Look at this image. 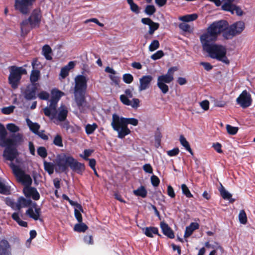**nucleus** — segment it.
Instances as JSON below:
<instances>
[{
	"mask_svg": "<svg viewBox=\"0 0 255 255\" xmlns=\"http://www.w3.org/2000/svg\"><path fill=\"white\" fill-rule=\"evenodd\" d=\"M156 8L153 5H147L144 10V12L148 15H152L156 12Z\"/></svg>",
	"mask_w": 255,
	"mask_h": 255,
	"instance_id": "nucleus-39",
	"label": "nucleus"
},
{
	"mask_svg": "<svg viewBox=\"0 0 255 255\" xmlns=\"http://www.w3.org/2000/svg\"><path fill=\"white\" fill-rule=\"evenodd\" d=\"M27 123L30 130L35 134L38 133L40 125L37 123H32L29 120H28Z\"/></svg>",
	"mask_w": 255,
	"mask_h": 255,
	"instance_id": "nucleus-36",
	"label": "nucleus"
},
{
	"mask_svg": "<svg viewBox=\"0 0 255 255\" xmlns=\"http://www.w3.org/2000/svg\"><path fill=\"white\" fill-rule=\"evenodd\" d=\"M141 22L143 24L149 26L148 33L150 35H152L154 31L157 30L159 27V24L158 23L154 22L151 19L148 17L141 18Z\"/></svg>",
	"mask_w": 255,
	"mask_h": 255,
	"instance_id": "nucleus-16",
	"label": "nucleus"
},
{
	"mask_svg": "<svg viewBox=\"0 0 255 255\" xmlns=\"http://www.w3.org/2000/svg\"><path fill=\"white\" fill-rule=\"evenodd\" d=\"M227 25V23L225 20L215 21L210 25L207 32L202 34L200 38L203 49L209 54L211 58L229 64L230 60L226 56V47L222 45L210 43L217 40L218 36L226 29Z\"/></svg>",
	"mask_w": 255,
	"mask_h": 255,
	"instance_id": "nucleus-1",
	"label": "nucleus"
},
{
	"mask_svg": "<svg viewBox=\"0 0 255 255\" xmlns=\"http://www.w3.org/2000/svg\"><path fill=\"white\" fill-rule=\"evenodd\" d=\"M198 18V15L196 13L187 14L179 17V19L183 22H190L196 20Z\"/></svg>",
	"mask_w": 255,
	"mask_h": 255,
	"instance_id": "nucleus-32",
	"label": "nucleus"
},
{
	"mask_svg": "<svg viewBox=\"0 0 255 255\" xmlns=\"http://www.w3.org/2000/svg\"><path fill=\"white\" fill-rule=\"evenodd\" d=\"M51 98L59 100L60 98L64 95V93L57 89H53L51 91Z\"/></svg>",
	"mask_w": 255,
	"mask_h": 255,
	"instance_id": "nucleus-41",
	"label": "nucleus"
},
{
	"mask_svg": "<svg viewBox=\"0 0 255 255\" xmlns=\"http://www.w3.org/2000/svg\"><path fill=\"white\" fill-rule=\"evenodd\" d=\"M153 80V77L151 75H145L142 76L139 79V86L138 90L142 91L148 89Z\"/></svg>",
	"mask_w": 255,
	"mask_h": 255,
	"instance_id": "nucleus-17",
	"label": "nucleus"
},
{
	"mask_svg": "<svg viewBox=\"0 0 255 255\" xmlns=\"http://www.w3.org/2000/svg\"><path fill=\"white\" fill-rule=\"evenodd\" d=\"M42 18V13L39 9H34L27 19L20 23V29L22 33H28L31 29L39 27Z\"/></svg>",
	"mask_w": 255,
	"mask_h": 255,
	"instance_id": "nucleus-5",
	"label": "nucleus"
},
{
	"mask_svg": "<svg viewBox=\"0 0 255 255\" xmlns=\"http://www.w3.org/2000/svg\"><path fill=\"white\" fill-rule=\"evenodd\" d=\"M164 55L162 50H158L151 56V58L153 60H156L160 59Z\"/></svg>",
	"mask_w": 255,
	"mask_h": 255,
	"instance_id": "nucleus-50",
	"label": "nucleus"
},
{
	"mask_svg": "<svg viewBox=\"0 0 255 255\" xmlns=\"http://www.w3.org/2000/svg\"><path fill=\"white\" fill-rule=\"evenodd\" d=\"M0 193L3 195H9L10 193V187L6 186L0 179Z\"/></svg>",
	"mask_w": 255,
	"mask_h": 255,
	"instance_id": "nucleus-35",
	"label": "nucleus"
},
{
	"mask_svg": "<svg viewBox=\"0 0 255 255\" xmlns=\"http://www.w3.org/2000/svg\"><path fill=\"white\" fill-rule=\"evenodd\" d=\"M123 81L127 84H130L133 80V77L130 74H125L123 77Z\"/></svg>",
	"mask_w": 255,
	"mask_h": 255,
	"instance_id": "nucleus-51",
	"label": "nucleus"
},
{
	"mask_svg": "<svg viewBox=\"0 0 255 255\" xmlns=\"http://www.w3.org/2000/svg\"><path fill=\"white\" fill-rule=\"evenodd\" d=\"M98 128V126L96 123H93L92 125L87 124L85 127L86 133L89 135L92 134L96 129Z\"/></svg>",
	"mask_w": 255,
	"mask_h": 255,
	"instance_id": "nucleus-38",
	"label": "nucleus"
},
{
	"mask_svg": "<svg viewBox=\"0 0 255 255\" xmlns=\"http://www.w3.org/2000/svg\"><path fill=\"white\" fill-rule=\"evenodd\" d=\"M12 219L15 221L20 226L23 227H27V223L22 221L19 218V214L17 212H14L11 215Z\"/></svg>",
	"mask_w": 255,
	"mask_h": 255,
	"instance_id": "nucleus-31",
	"label": "nucleus"
},
{
	"mask_svg": "<svg viewBox=\"0 0 255 255\" xmlns=\"http://www.w3.org/2000/svg\"><path fill=\"white\" fill-rule=\"evenodd\" d=\"M138 123V120L135 118L120 117L117 114H114L112 116L111 126L115 131L118 132V137L123 139L131 132L128 125L130 124L136 126Z\"/></svg>",
	"mask_w": 255,
	"mask_h": 255,
	"instance_id": "nucleus-2",
	"label": "nucleus"
},
{
	"mask_svg": "<svg viewBox=\"0 0 255 255\" xmlns=\"http://www.w3.org/2000/svg\"><path fill=\"white\" fill-rule=\"evenodd\" d=\"M40 77V72L37 69H33L31 71L30 80L32 84H36V82L38 81Z\"/></svg>",
	"mask_w": 255,
	"mask_h": 255,
	"instance_id": "nucleus-29",
	"label": "nucleus"
},
{
	"mask_svg": "<svg viewBox=\"0 0 255 255\" xmlns=\"http://www.w3.org/2000/svg\"><path fill=\"white\" fill-rule=\"evenodd\" d=\"M69 70L66 67H63L61 68L60 75L63 78H66L69 74Z\"/></svg>",
	"mask_w": 255,
	"mask_h": 255,
	"instance_id": "nucleus-61",
	"label": "nucleus"
},
{
	"mask_svg": "<svg viewBox=\"0 0 255 255\" xmlns=\"http://www.w3.org/2000/svg\"><path fill=\"white\" fill-rule=\"evenodd\" d=\"M43 165L44 170L47 172L49 175H51L53 173L54 169V164L53 163L44 160Z\"/></svg>",
	"mask_w": 255,
	"mask_h": 255,
	"instance_id": "nucleus-34",
	"label": "nucleus"
},
{
	"mask_svg": "<svg viewBox=\"0 0 255 255\" xmlns=\"http://www.w3.org/2000/svg\"><path fill=\"white\" fill-rule=\"evenodd\" d=\"M6 128L8 131L13 133L12 134H15V133L18 132L20 129L18 126L12 123L7 124Z\"/></svg>",
	"mask_w": 255,
	"mask_h": 255,
	"instance_id": "nucleus-42",
	"label": "nucleus"
},
{
	"mask_svg": "<svg viewBox=\"0 0 255 255\" xmlns=\"http://www.w3.org/2000/svg\"><path fill=\"white\" fill-rule=\"evenodd\" d=\"M42 53L46 60H52V57L51 56V54L52 53V51L49 45L46 44L43 46Z\"/></svg>",
	"mask_w": 255,
	"mask_h": 255,
	"instance_id": "nucleus-28",
	"label": "nucleus"
},
{
	"mask_svg": "<svg viewBox=\"0 0 255 255\" xmlns=\"http://www.w3.org/2000/svg\"><path fill=\"white\" fill-rule=\"evenodd\" d=\"M84 242L88 245H93L94 240L92 235H87L84 237Z\"/></svg>",
	"mask_w": 255,
	"mask_h": 255,
	"instance_id": "nucleus-59",
	"label": "nucleus"
},
{
	"mask_svg": "<svg viewBox=\"0 0 255 255\" xmlns=\"http://www.w3.org/2000/svg\"><path fill=\"white\" fill-rule=\"evenodd\" d=\"M22 138L21 133L11 134L5 143H0V146L5 147L2 156L5 160L12 161L16 158L18 154L16 147L22 141Z\"/></svg>",
	"mask_w": 255,
	"mask_h": 255,
	"instance_id": "nucleus-3",
	"label": "nucleus"
},
{
	"mask_svg": "<svg viewBox=\"0 0 255 255\" xmlns=\"http://www.w3.org/2000/svg\"><path fill=\"white\" fill-rule=\"evenodd\" d=\"M133 193L136 196L145 198L147 196V191L144 186L141 185L137 189L134 190Z\"/></svg>",
	"mask_w": 255,
	"mask_h": 255,
	"instance_id": "nucleus-27",
	"label": "nucleus"
},
{
	"mask_svg": "<svg viewBox=\"0 0 255 255\" xmlns=\"http://www.w3.org/2000/svg\"><path fill=\"white\" fill-rule=\"evenodd\" d=\"M236 102L242 108H247L252 105L251 95L247 90H244L236 99Z\"/></svg>",
	"mask_w": 255,
	"mask_h": 255,
	"instance_id": "nucleus-12",
	"label": "nucleus"
},
{
	"mask_svg": "<svg viewBox=\"0 0 255 255\" xmlns=\"http://www.w3.org/2000/svg\"><path fill=\"white\" fill-rule=\"evenodd\" d=\"M239 220L242 224H246L247 222V217L245 211L244 210L240 211L239 215Z\"/></svg>",
	"mask_w": 255,
	"mask_h": 255,
	"instance_id": "nucleus-45",
	"label": "nucleus"
},
{
	"mask_svg": "<svg viewBox=\"0 0 255 255\" xmlns=\"http://www.w3.org/2000/svg\"><path fill=\"white\" fill-rule=\"evenodd\" d=\"M129 6L131 11L133 12L135 14H138L140 12V8L136 3L133 2L130 4Z\"/></svg>",
	"mask_w": 255,
	"mask_h": 255,
	"instance_id": "nucleus-54",
	"label": "nucleus"
},
{
	"mask_svg": "<svg viewBox=\"0 0 255 255\" xmlns=\"http://www.w3.org/2000/svg\"><path fill=\"white\" fill-rule=\"evenodd\" d=\"M34 187H29L25 188L24 190V193L26 197L31 196L34 189Z\"/></svg>",
	"mask_w": 255,
	"mask_h": 255,
	"instance_id": "nucleus-64",
	"label": "nucleus"
},
{
	"mask_svg": "<svg viewBox=\"0 0 255 255\" xmlns=\"http://www.w3.org/2000/svg\"><path fill=\"white\" fill-rule=\"evenodd\" d=\"M120 99L122 103L124 105L127 106L131 105V101L129 100L128 97L125 95H121L120 97Z\"/></svg>",
	"mask_w": 255,
	"mask_h": 255,
	"instance_id": "nucleus-53",
	"label": "nucleus"
},
{
	"mask_svg": "<svg viewBox=\"0 0 255 255\" xmlns=\"http://www.w3.org/2000/svg\"><path fill=\"white\" fill-rule=\"evenodd\" d=\"M178 70L177 66L169 68L166 74L159 76L157 78V86L164 94L169 91V87L166 84H169L174 80V73Z\"/></svg>",
	"mask_w": 255,
	"mask_h": 255,
	"instance_id": "nucleus-7",
	"label": "nucleus"
},
{
	"mask_svg": "<svg viewBox=\"0 0 255 255\" xmlns=\"http://www.w3.org/2000/svg\"><path fill=\"white\" fill-rule=\"evenodd\" d=\"M179 27L184 32H190L191 31L190 26L188 24L184 22L180 23L179 24Z\"/></svg>",
	"mask_w": 255,
	"mask_h": 255,
	"instance_id": "nucleus-52",
	"label": "nucleus"
},
{
	"mask_svg": "<svg viewBox=\"0 0 255 255\" xmlns=\"http://www.w3.org/2000/svg\"><path fill=\"white\" fill-rule=\"evenodd\" d=\"M180 142L181 145L185 147L186 150H187L192 155H193V152L190 147V145L188 141L183 135H181L180 136Z\"/></svg>",
	"mask_w": 255,
	"mask_h": 255,
	"instance_id": "nucleus-30",
	"label": "nucleus"
},
{
	"mask_svg": "<svg viewBox=\"0 0 255 255\" xmlns=\"http://www.w3.org/2000/svg\"><path fill=\"white\" fill-rule=\"evenodd\" d=\"M36 206L37 204L34 203L32 207L34 208V212L32 208H29L26 210V214L28 215L30 218L34 220H41L39 219V216L41 214V209L39 207H36Z\"/></svg>",
	"mask_w": 255,
	"mask_h": 255,
	"instance_id": "nucleus-19",
	"label": "nucleus"
},
{
	"mask_svg": "<svg viewBox=\"0 0 255 255\" xmlns=\"http://www.w3.org/2000/svg\"><path fill=\"white\" fill-rule=\"evenodd\" d=\"M85 93H75V101L76 104L83 103H86V101L85 97Z\"/></svg>",
	"mask_w": 255,
	"mask_h": 255,
	"instance_id": "nucleus-40",
	"label": "nucleus"
},
{
	"mask_svg": "<svg viewBox=\"0 0 255 255\" xmlns=\"http://www.w3.org/2000/svg\"><path fill=\"white\" fill-rule=\"evenodd\" d=\"M7 132V131L2 124L0 123V141L2 142L1 143L5 142L6 140L8 138H6Z\"/></svg>",
	"mask_w": 255,
	"mask_h": 255,
	"instance_id": "nucleus-33",
	"label": "nucleus"
},
{
	"mask_svg": "<svg viewBox=\"0 0 255 255\" xmlns=\"http://www.w3.org/2000/svg\"><path fill=\"white\" fill-rule=\"evenodd\" d=\"M178 70L177 66L169 68L166 74L159 76L157 78V86L164 94L169 91V87L166 84H169L174 80V73Z\"/></svg>",
	"mask_w": 255,
	"mask_h": 255,
	"instance_id": "nucleus-6",
	"label": "nucleus"
},
{
	"mask_svg": "<svg viewBox=\"0 0 255 255\" xmlns=\"http://www.w3.org/2000/svg\"><path fill=\"white\" fill-rule=\"evenodd\" d=\"M37 96H38L40 100H47L49 97V94L46 91H42L40 92Z\"/></svg>",
	"mask_w": 255,
	"mask_h": 255,
	"instance_id": "nucleus-55",
	"label": "nucleus"
},
{
	"mask_svg": "<svg viewBox=\"0 0 255 255\" xmlns=\"http://www.w3.org/2000/svg\"><path fill=\"white\" fill-rule=\"evenodd\" d=\"M36 0H15L14 8L23 14L29 13L30 8Z\"/></svg>",
	"mask_w": 255,
	"mask_h": 255,
	"instance_id": "nucleus-11",
	"label": "nucleus"
},
{
	"mask_svg": "<svg viewBox=\"0 0 255 255\" xmlns=\"http://www.w3.org/2000/svg\"><path fill=\"white\" fill-rule=\"evenodd\" d=\"M53 144L58 147H63V140L61 135L60 134H56L54 137Z\"/></svg>",
	"mask_w": 255,
	"mask_h": 255,
	"instance_id": "nucleus-43",
	"label": "nucleus"
},
{
	"mask_svg": "<svg viewBox=\"0 0 255 255\" xmlns=\"http://www.w3.org/2000/svg\"><path fill=\"white\" fill-rule=\"evenodd\" d=\"M88 226L82 222L79 223V224H76L74 226V230L75 231L80 233L85 232L88 229Z\"/></svg>",
	"mask_w": 255,
	"mask_h": 255,
	"instance_id": "nucleus-37",
	"label": "nucleus"
},
{
	"mask_svg": "<svg viewBox=\"0 0 255 255\" xmlns=\"http://www.w3.org/2000/svg\"><path fill=\"white\" fill-rule=\"evenodd\" d=\"M8 69L10 72L8 78V82L12 88L16 89L18 87L21 76L26 74L27 71L22 67H17L16 66H9Z\"/></svg>",
	"mask_w": 255,
	"mask_h": 255,
	"instance_id": "nucleus-9",
	"label": "nucleus"
},
{
	"mask_svg": "<svg viewBox=\"0 0 255 255\" xmlns=\"http://www.w3.org/2000/svg\"><path fill=\"white\" fill-rule=\"evenodd\" d=\"M38 155L43 158H45L47 156V152L45 147L40 146L37 150Z\"/></svg>",
	"mask_w": 255,
	"mask_h": 255,
	"instance_id": "nucleus-49",
	"label": "nucleus"
},
{
	"mask_svg": "<svg viewBox=\"0 0 255 255\" xmlns=\"http://www.w3.org/2000/svg\"><path fill=\"white\" fill-rule=\"evenodd\" d=\"M159 46L160 44L158 40L156 39L153 40L149 46V50L150 51H155L159 47Z\"/></svg>",
	"mask_w": 255,
	"mask_h": 255,
	"instance_id": "nucleus-46",
	"label": "nucleus"
},
{
	"mask_svg": "<svg viewBox=\"0 0 255 255\" xmlns=\"http://www.w3.org/2000/svg\"><path fill=\"white\" fill-rule=\"evenodd\" d=\"M56 165L61 172H66L70 167L73 171L82 175L85 170V165L76 160L73 156L66 154L59 155L56 160Z\"/></svg>",
	"mask_w": 255,
	"mask_h": 255,
	"instance_id": "nucleus-4",
	"label": "nucleus"
},
{
	"mask_svg": "<svg viewBox=\"0 0 255 255\" xmlns=\"http://www.w3.org/2000/svg\"><path fill=\"white\" fill-rule=\"evenodd\" d=\"M199 225L197 223H191L189 226L186 227L184 237L186 238L190 237L193 232L196 229H199Z\"/></svg>",
	"mask_w": 255,
	"mask_h": 255,
	"instance_id": "nucleus-24",
	"label": "nucleus"
},
{
	"mask_svg": "<svg viewBox=\"0 0 255 255\" xmlns=\"http://www.w3.org/2000/svg\"><path fill=\"white\" fill-rule=\"evenodd\" d=\"M32 201L29 199H26L23 197H20L17 199V203L16 205V209L20 210L23 207L29 206Z\"/></svg>",
	"mask_w": 255,
	"mask_h": 255,
	"instance_id": "nucleus-23",
	"label": "nucleus"
},
{
	"mask_svg": "<svg viewBox=\"0 0 255 255\" xmlns=\"http://www.w3.org/2000/svg\"><path fill=\"white\" fill-rule=\"evenodd\" d=\"M182 193L187 197V198H191L193 197V195L191 194L189 188L187 186V185L185 184H183L181 186Z\"/></svg>",
	"mask_w": 255,
	"mask_h": 255,
	"instance_id": "nucleus-44",
	"label": "nucleus"
},
{
	"mask_svg": "<svg viewBox=\"0 0 255 255\" xmlns=\"http://www.w3.org/2000/svg\"><path fill=\"white\" fill-rule=\"evenodd\" d=\"M9 166L18 182L26 186H29L32 184V180L30 176L26 174L18 165L11 162Z\"/></svg>",
	"mask_w": 255,
	"mask_h": 255,
	"instance_id": "nucleus-10",
	"label": "nucleus"
},
{
	"mask_svg": "<svg viewBox=\"0 0 255 255\" xmlns=\"http://www.w3.org/2000/svg\"><path fill=\"white\" fill-rule=\"evenodd\" d=\"M14 108V106L3 108L2 109V113L5 115H9L13 112Z\"/></svg>",
	"mask_w": 255,
	"mask_h": 255,
	"instance_id": "nucleus-60",
	"label": "nucleus"
},
{
	"mask_svg": "<svg viewBox=\"0 0 255 255\" xmlns=\"http://www.w3.org/2000/svg\"><path fill=\"white\" fill-rule=\"evenodd\" d=\"M143 169L146 173L150 174L153 173V168L151 165L149 163L145 164L143 166Z\"/></svg>",
	"mask_w": 255,
	"mask_h": 255,
	"instance_id": "nucleus-62",
	"label": "nucleus"
},
{
	"mask_svg": "<svg viewBox=\"0 0 255 255\" xmlns=\"http://www.w3.org/2000/svg\"><path fill=\"white\" fill-rule=\"evenodd\" d=\"M68 113V111L66 107L65 106H61L59 108V112L55 119H56L59 122H64L67 119Z\"/></svg>",
	"mask_w": 255,
	"mask_h": 255,
	"instance_id": "nucleus-22",
	"label": "nucleus"
},
{
	"mask_svg": "<svg viewBox=\"0 0 255 255\" xmlns=\"http://www.w3.org/2000/svg\"><path fill=\"white\" fill-rule=\"evenodd\" d=\"M0 255H11V247L6 240L0 241Z\"/></svg>",
	"mask_w": 255,
	"mask_h": 255,
	"instance_id": "nucleus-20",
	"label": "nucleus"
},
{
	"mask_svg": "<svg viewBox=\"0 0 255 255\" xmlns=\"http://www.w3.org/2000/svg\"><path fill=\"white\" fill-rule=\"evenodd\" d=\"M87 79L83 75H78L75 78V93H85L87 89Z\"/></svg>",
	"mask_w": 255,
	"mask_h": 255,
	"instance_id": "nucleus-14",
	"label": "nucleus"
},
{
	"mask_svg": "<svg viewBox=\"0 0 255 255\" xmlns=\"http://www.w3.org/2000/svg\"><path fill=\"white\" fill-rule=\"evenodd\" d=\"M222 8L224 10L230 12L232 14L235 12L238 16H241L243 14V11L240 7L234 4H223L222 5Z\"/></svg>",
	"mask_w": 255,
	"mask_h": 255,
	"instance_id": "nucleus-18",
	"label": "nucleus"
},
{
	"mask_svg": "<svg viewBox=\"0 0 255 255\" xmlns=\"http://www.w3.org/2000/svg\"><path fill=\"white\" fill-rule=\"evenodd\" d=\"M109 77L116 85H118L119 84L120 82V78L119 77L116 76V75L113 74L110 75Z\"/></svg>",
	"mask_w": 255,
	"mask_h": 255,
	"instance_id": "nucleus-63",
	"label": "nucleus"
},
{
	"mask_svg": "<svg viewBox=\"0 0 255 255\" xmlns=\"http://www.w3.org/2000/svg\"><path fill=\"white\" fill-rule=\"evenodd\" d=\"M180 150L178 147L174 148L173 149L167 151V154L168 156L172 157L176 156L179 154Z\"/></svg>",
	"mask_w": 255,
	"mask_h": 255,
	"instance_id": "nucleus-57",
	"label": "nucleus"
},
{
	"mask_svg": "<svg viewBox=\"0 0 255 255\" xmlns=\"http://www.w3.org/2000/svg\"><path fill=\"white\" fill-rule=\"evenodd\" d=\"M226 129L228 133L231 135H235L239 130L238 127H233L230 125L226 126Z\"/></svg>",
	"mask_w": 255,
	"mask_h": 255,
	"instance_id": "nucleus-47",
	"label": "nucleus"
},
{
	"mask_svg": "<svg viewBox=\"0 0 255 255\" xmlns=\"http://www.w3.org/2000/svg\"><path fill=\"white\" fill-rule=\"evenodd\" d=\"M37 84L28 85L23 93L24 98L27 101L35 100L37 98Z\"/></svg>",
	"mask_w": 255,
	"mask_h": 255,
	"instance_id": "nucleus-15",
	"label": "nucleus"
},
{
	"mask_svg": "<svg viewBox=\"0 0 255 255\" xmlns=\"http://www.w3.org/2000/svg\"><path fill=\"white\" fill-rule=\"evenodd\" d=\"M222 198L225 200H228L230 203H233L235 201V199L232 198V194L226 190L225 188L221 185V187L219 190Z\"/></svg>",
	"mask_w": 255,
	"mask_h": 255,
	"instance_id": "nucleus-26",
	"label": "nucleus"
},
{
	"mask_svg": "<svg viewBox=\"0 0 255 255\" xmlns=\"http://www.w3.org/2000/svg\"><path fill=\"white\" fill-rule=\"evenodd\" d=\"M160 228L163 234L170 239H174L175 237L174 233L172 229L167 224L164 222L160 223Z\"/></svg>",
	"mask_w": 255,
	"mask_h": 255,
	"instance_id": "nucleus-21",
	"label": "nucleus"
},
{
	"mask_svg": "<svg viewBox=\"0 0 255 255\" xmlns=\"http://www.w3.org/2000/svg\"><path fill=\"white\" fill-rule=\"evenodd\" d=\"M93 151V150L85 149L84 151V155L81 154L80 156L82 157L84 160H88V159H89V158H88V157L91 155Z\"/></svg>",
	"mask_w": 255,
	"mask_h": 255,
	"instance_id": "nucleus-58",
	"label": "nucleus"
},
{
	"mask_svg": "<svg viewBox=\"0 0 255 255\" xmlns=\"http://www.w3.org/2000/svg\"><path fill=\"white\" fill-rule=\"evenodd\" d=\"M151 182L154 187H157L160 183V180L157 176L153 175L151 177Z\"/></svg>",
	"mask_w": 255,
	"mask_h": 255,
	"instance_id": "nucleus-56",
	"label": "nucleus"
},
{
	"mask_svg": "<svg viewBox=\"0 0 255 255\" xmlns=\"http://www.w3.org/2000/svg\"><path fill=\"white\" fill-rule=\"evenodd\" d=\"M5 203L8 206L10 207L13 210H16V205L14 200L9 197H6L5 200Z\"/></svg>",
	"mask_w": 255,
	"mask_h": 255,
	"instance_id": "nucleus-48",
	"label": "nucleus"
},
{
	"mask_svg": "<svg viewBox=\"0 0 255 255\" xmlns=\"http://www.w3.org/2000/svg\"><path fill=\"white\" fill-rule=\"evenodd\" d=\"M144 233L147 237L149 238H153V234L157 235L159 236H161L158 233V228L155 227H146L144 229Z\"/></svg>",
	"mask_w": 255,
	"mask_h": 255,
	"instance_id": "nucleus-25",
	"label": "nucleus"
},
{
	"mask_svg": "<svg viewBox=\"0 0 255 255\" xmlns=\"http://www.w3.org/2000/svg\"><path fill=\"white\" fill-rule=\"evenodd\" d=\"M58 101L59 100L51 98L49 106L43 109V113L46 116L50 118L51 119L56 118L57 113V105Z\"/></svg>",
	"mask_w": 255,
	"mask_h": 255,
	"instance_id": "nucleus-13",
	"label": "nucleus"
},
{
	"mask_svg": "<svg viewBox=\"0 0 255 255\" xmlns=\"http://www.w3.org/2000/svg\"><path fill=\"white\" fill-rule=\"evenodd\" d=\"M227 23L226 29L222 32L225 39H232L235 36L240 34L245 29V23L242 21H237L230 25H229L227 21Z\"/></svg>",
	"mask_w": 255,
	"mask_h": 255,
	"instance_id": "nucleus-8",
	"label": "nucleus"
}]
</instances>
